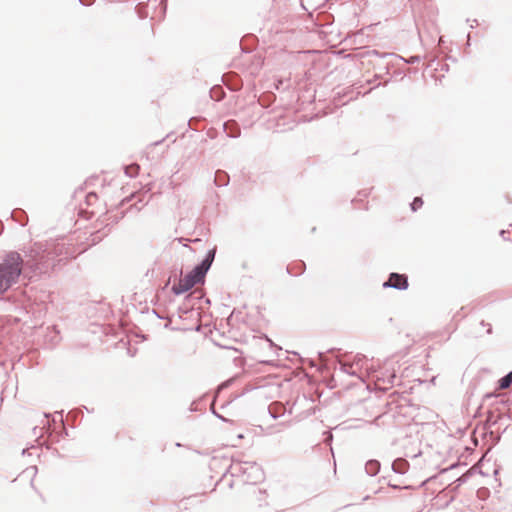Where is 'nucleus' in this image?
Wrapping results in <instances>:
<instances>
[{"label": "nucleus", "mask_w": 512, "mask_h": 512, "mask_svg": "<svg viewBox=\"0 0 512 512\" xmlns=\"http://www.w3.org/2000/svg\"><path fill=\"white\" fill-rule=\"evenodd\" d=\"M97 199V195L95 193H89L87 195V201L90 203L91 201H94Z\"/></svg>", "instance_id": "7"}, {"label": "nucleus", "mask_w": 512, "mask_h": 512, "mask_svg": "<svg viewBox=\"0 0 512 512\" xmlns=\"http://www.w3.org/2000/svg\"><path fill=\"white\" fill-rule=\"evenodd\" d=\"M139 169H140V167L137 164L129 165L126 167V174L131 177H134V176L138 175Z\"/></svg>", "instance_id": "5"}, {"label": "nucleus", "mask_w": 512, "mask_h": 512, "mask_svg": "<svg viewBox=\"0 0 512 512\" xmlns=\"http://www.w3.org/2000/svg\"><path fill=\"white\" fill-rule=\"evenodd\" d=\"M512 383V372L499 380V388L506 389Z\"/></svg>", "instance_id": "4"}, {"label": "nucleus", "mask_w": 512, "mask_h": 512, "mask_svg": "<svg viewBox=\"0 0 512 512\" xmlns=\"http://www.w3.org/2000/svg\"><path fill=\"white\" fill-rule=\"evenodd\" d=\"M398 465H402V466H403V465H406V462H405V461H402V460L395 462V463H394V465H393V467H394V469H395V470H398V468H397V467H398Z\"/></svg>", "instance_id": "8"}, {"label": "nucleus", "mask_w": 512, "mask_h": 512, "mask_svg": "<svg viewBox=\"0 0 512 512\" xmlns=\"http://www.w3.org/2000/svg\"><path fill=\"white\" fill-rule=\"evenodd\" d=\"M205 264H206V262H204L201 266L195 267L190 273H188L184 277L180 278L178 283H176L172 286V291L176 295H179V294L187 292L192 287H194L197 283H199L203 279L204 273L210 265V263H207V266L204 267Z\"/></svg>", "instance_id": "2"}, {"label": "nucleus", "mask_w": 512, "mask_h": 512, "mask_svg": "<svg viewBox=\"0 0 512 512\" xmlns=\"http://www.w3.org/2000/svg\"><path fill=\"white\" fill-rule=\"evenodd\" d=\"M22 258L18 253H10L0 264V293L6 291L19 277Z\"/></svg>", "instance_id": "1"}, {"label": "nucleus", "mask_w": 512, "mask_h": 512, "mask_svg": "<svg viewBox=\"0 0 512 512\" xmlns=\"http://www.w3.org/2000/svg\"><path fill=\"white\" fill-rule=\"evenodd\" d=\"M383 286L404 290L408 288V279L403 274L391 273L388 281Z\"/></svg>", "instance_id": "3"}, {"label": "nucleus", "mask_w": 512, "mask_h": 512, "mask_svg": "<svg viewBox=\"0 0 512 512\" xmlns=\"http://www.w3.org/2000/svg\"><path fill=\"white\" fill-rule=\"evenodd\" d=\"M422 205H423V201H422V199H421V198H419V197H416V198L414 199V201L412 202L411 207H412V210L416 211L417 209H419L420 207H422Z\"/></svg>", "instance_id": "6"}]
</instances>
